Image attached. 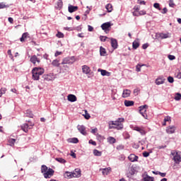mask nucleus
I'll list each match as a JSON object with an SVG mask.
<instances>
[{
	"instance_id": "393cba45",
	"label": "nucleus",
	"mask_w": 181,
	"mask_h": 181,
	"mask_svg": "<svg viewBox=\"0 0 181 181\" xmlns=\"http://www.w3.org/2000/svg\"><path fill=\"white\" fill-rule=\"evenodd\" d=\"M165 83V78H158L156 80V84L157 86H160V84H163Z\"/></svg>"
},
{
	"instance_id": "e2e57ef3",
	"label": "nucleus",
	"mask_w": 181,
	"mask_h": 181,
	"mask_svg": "<svg viewBox=\"0 0 181 181\" xmlns=\"http://www.w3.org/2000/svg\"><path fill=\"white\" fill-rule=\"evenodd\" d=\"M139 15H146V11H145L144 10L140 11L139 12Z\"/></svg>"
},
{
	"instance_id": "680f3d73",
	"label": "nucleus",
	"mask_w": 181,
	"mask_h": 181,
	"mask_svg": "<svg viewBox=\"0 0 181 181\" xmlns=\"http://www.w3.org/2000/svg\"><path fill=\"white\" fill-rule=\"evenodd\" d=\"M97 138H98V141H103V136H101L100 134H98Z\"/></svg>"
},
{
	"instance_id": "4d7b16f0",
	"label": "nucleus",
	"mask_w": 181,
	"mask_h": 181,
	"mask_svg": "<svg viewBox=\"0 0 181 181\" xmlns=\"http://www.w3.org/2000/svg\"><path fill=\"white\" fill-rule=\"evenodd\" d=\"M141 67H142V66H141L139 64L136 65V71H138V72L141 71Z\"/></svg>"
},
{
	"instance_id": "338daca9",
	"label": "nucleus",
	"mask_w": 181,
	"mask_h": 181,
	"mask_svg": "<svg viewBox=\"0 0 181 181\" xmlns=\"http://www.w3.org/2000/svg\"><path fill=\"white\" fill-rule=\"evenodd\" d=\"M8 21L10 23H13V18L12 17H9Z\"/></svg>"
},
{
	"instance_id": "0eeeda50",
	"label": "nucleus",
	"mask_w": 181,
	"mask_h": 181,
	"mask_svg": "<svg viewBox=\"0 0 181 181\" xmlns=\"http://www.w3.org/2000/svg\"><path fill=\"white\" fill-rule=\"evenodd\" d=\"M128 159L129 160H130V162H138V159H139V157L134 153H132L128 156Z\"/></svg>"
},
{
	"instance_id": "9d476101",
	"label": "nucleus",
	"mask_w": 181,
	"mask_h": 181,
	"mask_svg": "<svg viewBox=\"0 0 181 181\" xmlns=\"http://www.w3.org/2000/svg\"><path fill=\"white\" fill-rule=\"evenodd\" d=\"M143 179L141 181H152L155 180V178L153 177L149 176L148 174H144L142 175Z\"/></svg>"
},
{
	"instance_id": "a18cd8bd",
	"label": "nucleus",
	"mask_w": 181,
	"mask_h": 181,
	"mask_svg": "<svg viewBox=\"0 0 181 181\" xmlns=\"http://www.w3.org/2000/svg\"><path fill=\"white\" fill-rule=\"evenodd\" d=\"M168 81L169 83H174L175 79H174L173 77H172V76H168Z\"/></svg>"
},
{
	"instance_id": "bb28decb",
	"label": "nucleus",
	"mask_w": 181,
	"mask_h": 181,
	"mask_svg": "<svg viewBox=\"0 0 181 181\" xmlns=\"http://www.w3.org/2000/svg\"><path fill=\"white\" fill-rule=\"evenodd\" d=\"M98 71H100L101 76H110V72L104 69H99Z\"/></svg>"
},
{
	"instance_id": "4468645a",
	"label": "nucleus",
	"mask_w": 181,
	"mask_h": 181,
	"mask_svg": "<svg viewBox=\"0 0 181 181\" xmlns=\"http://www.w3.org/2000/svg\"><path fill=\"white\" fill-rule=\"evenodd\" d=\"M112 25L110 22L104 23L102 24L101 28L103 30H107V29H110L111 28Z\"/></svg>"
},
{
	"instance_id": "20e7f679",
	"label": "nucleus",
	"mask_w": 181,
	"mask_h": 181,
	"mask_svg": "<svg viewBox=\"0 0 181 181\" xmlns=\"http://www.w3.org/2000/svg\"><path fill=\"white\" fill-rule=\"evenodd\" d=\"M43 81H52V80H54L56 78V76H54V74L50 73L48 74H44L42 76Z\"/></svg>"
},
{
	"instance_id": "aec40b11",
	"label": "nucleus",
	"mask_w": 181,
	"mask_h": 181,
	"mask_svg": "<svg viewBox=\"0 0 181 181\" xmlns=\"http://www.w3.org/2000/svg\"><path fill=\"white\" fill-rule=\"evenodd\" d=\"M64 177H65V179H71V177H74V174L73 173L66 171L64 174Z\"/></svg>"
},
{
	"instance_id": "39448f33",
	"label": "nucleus",
	"mask_w": 181,
	"mask_h": 181,
	"mask_svg": "<svg viewBox=\"0 0 181 181\" xmlns=\"http://www.w3.org/2000/svg\"><path fill=\"white\" fill-rule=\"evenodd\" d=\"M171 155L173 156V160L175 162V163H176L177 165H179V163H180L181 162V157L180 155H179V153H177V152H171Z\"/></svg>"
},
{
	"instance_id": "69168bd1",
	"label": "nucleus",
	"mask_w": 181,
	"mask_h": 181,
	"mask_svg": "<svg viewBox=\"0 0 181 181\" xmlns=\"http://www.w3.org/2000/svg\"><path fill=\"white\" fill-rule=\"evenodd\" d=\"M62 54V52L57 51L54 54L55 57H57V56H60Z\"/></svg>"
},
{
	"instance_id": "a211bd4d",
	"label": "nucleus",
	"mask_w": 181,
	"mask_h": 181,
	"mask_svg": "<svg viewBox=\"0 0 181 181\" xmlns=\"http://www.w3.org/2000/svg\"><path fill=\"white\" fill-rule=\"evenodd\" d=\"M100 170H102L103 176H107L110 173V172H111V168L108 167L106 168H103L100 169Z\"/></svg>"
},
{
	"instance_id": "0e129e2a",
	"label": "nucleus",
	"mask_w": 181,
	"mask_h": 181,
	"mask_svg": "<svg viewBox=\"0 0 181 181\" xmlns=\"http://www.w3.org/2000/svg\"><path fill=\"white\" fill-rule=\"evenodd\" d=\"M26 122H28V125L29 127H33L35 125V124L32 123V122L30 120H28L26 121Z\"/></svg>"
},
{
	"instance_id": "774afa93",
	"label": "nucleus",
	"mask_w": 181,
	"mask_h": 181,
	"mask_svg": "<svg viewBox=\"0 0 181 181\" xmlns=\"http://www.w3.org/2000/svg\"><path fill=\"white\" fill-rule=\"evenodd\" d=\"M98 131V129L97 128H95L91 130V134H95V132H97Z\"/></svg>"
},
{
	"instance_id": "864d4df0",
	"label": "nucleus",
	"mask_w": 181,
	"mask_h": 181,
	"mask_svg": "<svg viewBox=\"0 0 181 181\" xmlns=\"http://www.w3.org/2000/svg\"><path fill=\"white\" fill-rule=\"evenodd\" d=\"M168 59L169 60H175V59H176V57H175V55H168Z\"/></svg>"
},
{
	"instance_id": "603ef678",
	"label": "nucleus",
	"mask_w": 181,
	"mask_h": 181,
	"mask_svg": "<svg viewBox=\"0 0 181 181\" xmlns=\"http://www.w3.org/2000/svg\"><path fill=\"white\" fill-rule=\"evenodd\" d=\"M161 37L162 39H168V37H169V34H162Z\"/></svg>"
},
{
	"instance_id": "ea45409f",
	"label": "nucleus",
	"mask_w": 181,
	"mask_h": 181,
	"mask_svg": "<svg viewBox=\"0 0 181 181\" xmlns=\"http://www.w3.org/2000/svg\"><path fill=\"white\" fill-rule=\"evenodd\" d=\"M153 7L156 8V9H158V11H160L161 8H160V4H159V3H155L153 4Z\"/></svg>"
},
{
	"instance_id": "4be33fe9",
	"label": "nucleus",
	"mask_w": 181,
	"mask_h": 181,
	"mask_svg": "<svg viewBox=\"0 0 181 181\" xmlns=\"http://www.w3.org/2000/svg\"><path fill=\"white\" fill-rule=\"evenodd\" d=\"M61 64H73V62L70 61V57H66L63 59Z\"/></svg>"
},
{
	"instance_id": "2f4dec72",
	"label": "nucleus",
	"mask_w": 181,
	"mask_h": 181,
	"mask_svg": "<svg viewBox=\"0 0 181 181\" xmlns=\"http://www.w3.org/2000/svg\"><path fill=\"white\" fill-rule=\"evenodd\" d=\"M139 112L144 111V112H146V109L148 108L147 105H141L139 107Z\"/></svg>"
},
{
	"instance_id": "c9c22d12",
	"label": "nucleus",
	"mask_w": 181,
	"mask_h": 181,
	"mask_svg": "<svg viewBox=\"0 0 181 181\" xmlns=\"http://www.w3.org/2000/svg\"><path fill=\"white\" fill-rule=\"evenodd\" d=\"M132 46H133V49H136L137 48L139 47V42H138L136 41H134L133 44H132Z\"/></svg>"
},
{
	"instance_id": "37998d69",
	"label": "nucleus",
	"mask_w": 181,
	"mask_h": 181,
	"mask_svg": "<svg viewBox=\"0 0 181 181\" xmlns=\"http://www.w3.org/2000/svg\"><path fill=\"white\" fill-rule=\"evenodd\" d=\"M56 36L57 37H59V38H63L64 37V34H63L62 32H58Z\"/></svg>"
},
{
	"instance_id": "9b49d317",
	"label": "nucleus",
	"mask_w": 181,
	"mask_h": 181,
	"mask_svg": "<svg viewBox=\"0 0 181 181\" xmlns=\"http://www.w3.org/2000/svg\"><path fill=\"white\" fill-rule=\"evenodd\" d=\"M176 131V127L175 126H169L166 128L167 134H175Z\"/></svg>"
},
{
	"instance_id": "72a5a7b5",
	"label": "nucleus",
	"mask_w": 181,
	"mask_h": 181,
	"mask_svg": "<svg viewBox=\"0 0 181 181\" xmlns=\"http://www.w3.org/2000/svg\"><path fill=\"white\" fill-rule=\"evenodd\" d=\"M174 100H175V101H180L181 100V94L179 93H175V96L174 98Z\"/></svg>"
},
{
	"instance_id": "dca6fc26",
	"label": "nucleus",
	"mask_w": 181,
	"mask_h": 181,
	"mask_svg": "<svg viewBox=\"0 0 181 181\" xmlns=\"http://www.w3.org/2000/svg\"><path fill=\"white\" fill-rule=\"evenodd\" d=\"M135 172H136V168H135L134 166H132L129 169V173L127 174V177H130L129 175H131V176H134V175H135Z\"/></svg>"
},
{
	"instance_id": "4c0bfd02",
	"label": "nucleus",
	"mask_w": 181,
	"mask_h": 181,
	"mask_svg": "<svg viewBox=\"0 0 181 181\" xmlns=\"http://www.w3.org/2000/svg\"><path fill=\"white\" fill-rule=\"evenodd\" d=\"M6 93V88H1L0 89V97H2L3 94H5Z\"/></svg>"
},
{
	"instance_id": "1a4fd4ad",
	"label": "nucleus",
	"mask_w": 181,
	"mask_h": 181,
	"mask_svg": "<svg viewBox=\"0 0 181 181\" xmlns=\"http://www.w3.org/2000/svg\"><path fill=\"white\" fill-rule=\"evenodd\" d=\"M133 129H134V131H136L137 132H139V134H141V135H146V132H145L144 130V129H142L138 126L134 127Z\"/></svg>"
},
{
	"instance_id": "c756f323",
	"label": "nucleus",
	"mask_w": 181,
	"mask_h": 181,
	"mask_svg": "<svg viewBox=\"0 0 181 181\" xmlns=\"http://www.w3.org/2000/svg\"><path fill=\"white\" fill-rule=\"evenodd\" d=\"M107 141L109 142V144H115V142H117V140L115 139V138L110 136L107 138Z\"/></svg>"
},
{
	"instance_id": "b1692460",
	"label": "nucleus",
	"mask_w": 181,
	"mask_h": 181,
	"mask_svg": "<svg viewBox=\"0 0 181 181\" xmlns=\"http://www.w3.org/2000/svg\"><path fill=\"white\" fill-rule=\"evenodd\" d=\"M135 104L133 100H124V105L125 107H132Z\"/></svg>"
},
{
	"instance_id": "f8f14e48",
	"label": "nucleus",
	"mask_w": 181,
	"mask_h": 181,
	"mask_svg": "<svg viewBox=\"0 0 181 181\" xmlns=\"http://www.w3.org/2000/svg\"><path fill=\"white\" fill-rule=\"evenodd\" d=\"M111 46L113 49H118V41L115 38H111Z\"/></svg>"
},
{
	"instance_id": "58836bf2",
	"label": "nucleus",
	"mask_w": 181,
	"mask_h": 181,
	"mask_svg": "<svg viewBox=\"0 0 181 181\" xmlns=\"http://www.w3.org/2000/svg\"><path fill=\"white\" fill-rule=\"evenodd\" d=\"M139 113L141 114V115H142V117H144L145 119H148V115H146V112L141 111L139 112Z\"/></svg>"
},
{
	"instance_id": "7ed1b4c3",
	"label": "nucleus",
	"mask_w": 181,
	"mask_h": 181,
	"mask_svg": "<svg viewBox=\"0 0 181 181\" xmlns=\"http://www.w3.org/2000/svg\"><path fill=\"white\" fill-rule=\"evenodd\" d=\"M45 73V69L40 67H35L32 70L33 74V80L37 81L40 78V76H42Z\"/></svg>"
},
{
	"instance_id": "c03bdc74",
	"label": "nucleus",
	"mask_w": 181,
	"mask_h": 181,
	"mask_svg": "<svg viewBox=\"0 0 181 181\" xmlns=\"http://www.w3.org/2000/svg\"><path fill=\"white\" fill-rule=\"evenodd\" d=\"M57 6L58 8H63V1L59 0L57 1Z\"/></svg>"
},
{
	"instance_id": "cd10ccee",
	"label": "nucleus",
	"mask_w": 181,
	"mask_h": 181,
	"mask_svg": "<svg viewBox=\"0 0 181 181\" xmlns=\"http://www.w3.org/2000/svg\"><path fill=\"white\" fill-rule=\"evenodd\" d=\"M59 62H60V61L59 59H54L52 61V64L54 67H59V66H60Z\"/></svg>"
},
{
	"instance_id": "052dcab7",
	"label": "nucleus",
	"mask_w": 181,
	"mask_h": 181,
	"mask_svg": "<svg viewBox=\"0 0 181 181\" xmlns=\"http://www.w3.org/2000/svg\"><path fill=\"white\" fill-rule=\"evenodd\" d=\"M28 35H29V33H23L22 37H23L24 39H26V38L28 37Z\"/></svg>"
},
{
	"instance_id": "2eb2a0df",
	"label": "nucleus",
	"mask_w": 181,
	"mask_h": 181,
	"mask_svg": "<svg viewBox=\"0 0 181 181\" xmlns=\"http://www.w3.org/2000/svg\"><path fill=\"white\" fill-rule=\"evenodd\" d=\"M30 61L31 63H33V64H36V62L37 63H40V59H39L36 55L32 56L30 59Z\"/></svg>"
},
{
	"instance_id": "79ce46f5",
	"label": "nucleus",
	"mask_w": 181,
	"mask_h": 181,
	"mask_svg": "<svg viewBox=\"0 0 181 181\" xmlns=\"http://www.w3.org/2000/svg\"><path fill=\"white\" fill-rule=\"evenodd\" d=\"M5 8H9V5H6L4 3H0V9H5Z\"/></svg>"
},
{
	"instance_id": "de8ad7c7",
	"label": "nucleus",
	"mask_w": 181,
	"mask_h": 181,
	"mask_svg": "<svg viewBox=\"0 0 181 181\" xmlns=\"http://www.w3.org/2000/svg\"><path fill=\"white\" fill-rule=\"evenodd\" d=\"M150 153H151L150 152H147V151L143 152L144 158H148V156H149Z\"/></svg>"
},
{
	"instance_id": "49530a36",
	"label": "nucleus",
	"mask_w": 181,
	"mask_h": 181,
	"mask_svg": "<svg viewBox=\"0 0 181 181\" xmlns=\"http://www.w3.org/2000/svg\"><path fill=\"white\" fill-rule=\"evenodd\" d=\"M169 6H170V8L175 7V3L173 2V0H169Z\"/></svg>"
},
{
	"instance_id": "5701e85b",
	"label": "nucleus",
	"mask_w": 181,
	"mask_h": 181,
	"mask_svg": "<svg viewBox=\"0 0 181 181\" xmlns=\"http://www.w3.org/2000/svg\"><path fill=\"white\" fill-rule=\"evenodd\" d=\"M31 127H29V124L28 123L23 124L21 126V129L24 132H28V129H30Z\"/></svg>"
},
{
	"instance_id": "a878e982",
	"label": "nucleus",
	"mask_w": 181,
	"mask_h": 181,
	"mask_svg": "<svg viewBox=\"0 0 181 181\" xmlns=\"http://www.w3.org/2000/svg\"><path fill=\"white\" fill-rule=\"evenodd\" d=\"M100 56H105L107 54V51L105 50V48L103 47H100Z\"/></svg>"
},
{
	"instance_id": "412c9836",
	"label": "nucleus",
	"mask_w": 181,
	"mask_h": 181,
	"mask_svg": "<svg viewBox=\"0 0 181 181\" xmlns=\"http://www.w3.org/2000/svg\"><path fill=\"white\" fill-rule=\"evenodd\" d=\"M131 95V91L128 89H125L123 90L122 97L123 98H127Z\"/></svg>"
},
{
	"instance_id": "09e8293b",
	"label": "nucleus",
	"mask_w": 181,
	"mask_h": 181,
	"mask_svg": "<svg viewBox=\"0 0 181 181\" xmlns=\"http://www.w3.org/2000/svg\"><path fill=\"white\" fill-rule=\"evenodd\" d=\"M89 144H90V145H93V146H97V142H95V141H93V139L89 140Z\"/></svg>"
},
{
	"instance_id": "6e6d98bb",
	"label": "nucleus",
	"mask_w": 181,
	"mask_h": 181,
	"mask_svg": "<svg viewBox=\"0 0 181 181\" xmlns=\"http://www.w3.org/2000/svg\"><path fill=\"white\" fill-rule=\"evenodd\" d=\"M88 32H93L94 30V28L91 25H88Z\"/></svg>"
},
{
	"instance_id": "f03ea898",
	"label": "nucleus",
	"mask_w": 181,
	"mask_h": 181,
	"mask_svg": "<svg viewBox=\"0 0 181 181\" xmlns=\"http://www.w3.org/2000/svg\"><path fill=\"white\" fill-rule=\"evenodd\" d=\"M41 173L43 174L45 179H50L54 175V170L49 168L46 165H41Z\"/></svg>"
},
{
	"instance_id": "3c124183",
	"label": "nucleus",
	"mask_w": 181,
	"mask_h": 181,
	"mask_svg": "<svg viewBox=\"0 0 181 181\" xmlns=\"http://www.w3.org/2000/svg\"><path fill=\"white\" fill-rule=\"evenodd\" d=\"M84 117H85L86 119H90V114H88L87 112V110H86V114H85Z\"/></svg>"
},
{
	"instance_id": "473e14b6",
	"label": "nucleus",
	"mask_w": 181,
	"mask_h": 181,
	"mask_svg": "<svg viewBox=\"0 0 181 181\" xmlns=\"http://www.w3.org/2000/svg\"><path fill=\"white\" fill-rule=\"evenodd\" d=\"M26 117H28V118H33L34 115L33 113H32V111L28 110L25 113Z\"/></svg>"
},
{
	"instance_id": "f3484780",
	"label": "nucleus",
	"mask_w": 181,
	"mask_h": 181,
	"mask_svg": "<svg viewBox=\"0 0 181 181\" xmlns=\"http://www.w3.org/2000/svg\"><path fill=\"white\" fill-rule=\"evenodd\" d=\"M72 173H74V177H80L81 176V170L79 168L75 169Z\"/></svg>"
},
{
	"instance_id": "8fccbe9b",
	"label": "nucleus",
	"mask_w": 181,
	"mask_h": 181,
	"mask_svg": "<svg viewBox=\"0 0 181 181\" xmlns=\"http://www.w3.org/2000/svg\"><path fill=\"white\" fill-rule=\"evenodd\" d=\"M100 40L101 42H105V40H107V37L100 35Z\"/></svg>"
},
{
	"instance_id": "6e6552de",
	"label": "nucleus",
	"mask_w": 181,
	"mask_h": 181,
	"mask_svg": "<svg viewBox=\"0 0 181 181\" xmlns=\"http://www.w3.org/2000/svg\"><path fill=\"white\" fill-rule=\"evenodd\" d=\"M78 9V6H73L69 4L68 6V11L69 13H73V12H76Z\"/></svg>"
},
{
	"instance_id": "ddd939ff",
	"label": "nucleus",
	"mask_w": 181,
	"mask_h": 181,
	"mask_svg": "<svg viewBox=\"0 0 181 181\" xmlns=\"http://www.w3.org/2000/svg\"><path fill=\"white\" fill-rule=\"evenodd\" d=\"M67 98L68 101H70V103H76V101H77V97L73 94L68 95Z\"/></svg>"
},
{
	"instance_id": "5fc2aeb1",
	"label": "nucleus",
	"mask_w": 181,
	"mask_h": 181,
	"mask_svg": "<svg viewBox=\"0 0 181 181\" xmlns=\"http://www.w3.org/2000/svg\"><path fill=\"white\" fill-rule=\"evenodd\" d=\"M161 13H163V15H165V13H168V8L166 7L163 8Z\"/></svg>"
},
{
	"instance_id": "c85d7f7f",
	"label": "nucleus",
	"mask_w": 181,
	"mask_h": 181,
	"mask_svg": "<svg viewBox=\"0 0 181 181\" xmlns=\"http://www.w3.org/2000/svg\"><path fill=\"white\" fill-rule=\"evenodd\" d=\"M105 8L107 11V12H112V4H107L106 6H105Z\"/></svg>"
},
{
	"instance_id": "423d86ee",
	"label": "nucleus",
	"mask_w": 181,
	"mask_h": 181,
	"mask_svg": "<svg viewBox=\"0 0 181 181\" xmlns=\"http://www.w3.org/2000/svg\"><path fill=\"white\" fill-rule=\"evenodd\" d=\"M77 129L82 135H84L85 136L87 135V132L86 131V127L84 125L78 124L77 126Z\"/></svg>"
},
{
	"instance_id": "13d9d810",
	"label": "nucleus",
	"mask_w": 181,
	"mask_h": 181,
	"mask_svg": "<svg viewBox=\"0 0 181 181\" xmlns=\"http://www.w3.org/2000/svg\"><path fill=\"white\" fill-rule=\"evenodd\" d=\"M138 4H139V5H145L146 2H145V1L138 0Z\"/></svg>"
},
{
	"instance_id": "bf43d9fd",
	"label": "nucleus",
	"mask_w": 181,
	"mask_h": 181,
	"mask_svg": "<svg viewBox=\"0 0 181 181\" xmlns=\"http://www.w3.org/2000/svg\"><path fill=\"white\" fill-rule=\"evenodd\" d=\"M170 121V117L168 116L164 118V122H169Z\"/></svg>"
},
{
	"instance_id": "f704fd0d",
	"label": "nucleus",
	"mask_w": 181,
	"mask_h": 181,
	"mask_svg": "<svg viewBox=\"0 0 181 181\" xmlns=\"http://www.w3.org/2000/svg\"><path fill=\"white\" fill-rule=\"evenodd\" d=\"M55 160L59 163H66V160H64L63 158H56Z\"/></svg>"
},
{
	"instance_id": "7c9ffc66",
	"label": "nucleus",
	"mask_w": 181,
	"mask_h": 181,
	"mask_svg": "<svg viewBox=\"0 0 181 181\" xmlns=\"http://www.w3.org/2000/svg\"><path fill=\"white\" fill-rule=\"evenodd\" d=\"M93 155L95 156H101V155H103V152L97 150V149H94L93 150Z\"/></svg>"
},
{
	"instance_id": "f257e3e1",
	"label": "nucleus",
	"mask_w": 181,
	"mask_h": 181,
	"mask_svg": "<svg viewBox=\"0 0 181 181\" xmlns=\"http://www.w3.org/2000/svg\"><path fill=\"white\" fill-rule=\"evenodd\" d=\"M124 121H125L124 117H119L115 121H110L108 123L109 129H122L124 128V124H122V122H124Z\"/></svg>"
},
{
	"instance_id": "a19ab883",
	"label": "nucleus",
	"mask_w": 181,
	"mask_h": 181,
	"mask_svg": "<svg viewBox=\"0 0 181 181\" xmlns=\"http://www.w3.org/2000/svg\"><path fill=\"white\" fill-rule=\"evenodd\" d=\"M9 144H10V146H13V145H15V142H16V139H11L8 141Z\"/></svg>"
},
{
	"instance_id": "6ab92c4d",
	"label": "nucleus",
	"mask_w": 181,
	"mask_h": 181,
	"mask_svg": "<svg viewBox=\"0 0 181 181\" xmlns=\"http://www.w3.org/2000/svg\"><path fill=\"white\" fill-rule=\"evenodd\" d=\"M82 71L84 73V74H88L91 70L90 69V67L87 65H83L82 66Z\"/></svg>"
},
{
	"instance_id": "e433bc0d",
	"label": "nucleus",
	"mask_w": 181,
	"mask_h": 181,
	"mask_svg": "<svg viewBox=\"0 0 181 181\" xmlns=\"http://www.w3.org/2000/svg\"><path fill=\"white\" fill-rule=\"evenodd\" d=\"M69 142H71V144H78V139L74 137L70 139Z\"/></svg>"
}]
</instances>
